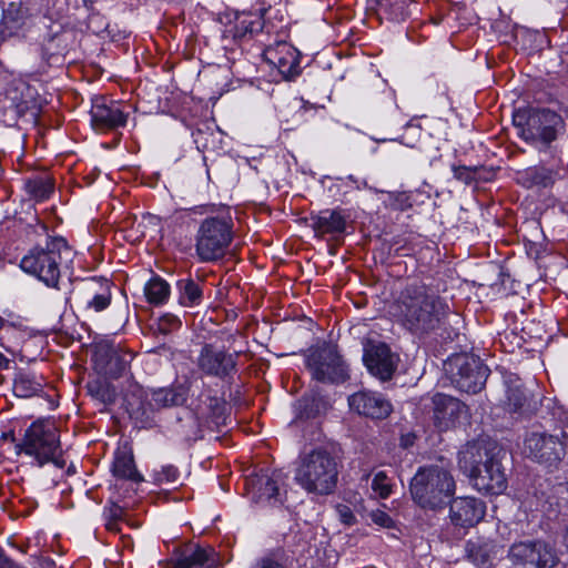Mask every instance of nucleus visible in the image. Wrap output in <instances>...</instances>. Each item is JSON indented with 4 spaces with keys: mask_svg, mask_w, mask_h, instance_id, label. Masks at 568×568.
Masks as SVG:
<instances>
[{
    "mask_svg": "<svg viewBox=\"0 0 568 568\" xmlns=\"http://www.w3.org/2000/svg\"><path fill=\"white\" fill-rule=\"evenodd\" d=\"M449 314L443 297L425 284L405 286L393 305V315L407 331L426 335L440 328Z\"/></svg>",
    "mask_w": 568,
    "mask_h": 568,
    "instance_id": "1",
    "label": "nucleus"
},
{
    "mask_svg": "<svg viewBox=\"0 0 568 568\" xmlns=\"http://www.w3.org/2000/svg\"><path fill=\"white\" fill-rule=\"evenodd\" d=\"M513 121L525 142L539 153L554 155L555 142L565 130L558 113L549 109H520L514 113Z\"/></svg>",
    "mask_w": 568,
    "mask_h": 568,
    "instance_id": "2",
    "label": "nucleus"
},
{
    "mask_svg": "<svg viewBox=\"0 0 568 568\" xmlns=\"http://www.w3.org/2000/svg\"><path fill=\"white\" fill-rule=\"evenodd\" d=\"M195 235V253L201 262L222 257L233 240V217L227 207L210 206Z\"/></svg>",
    "mask_w": 568,
    "mask_h": 568,
    "instance_id": "3",
    "label": "nucleus"
},
{
    "mask_svg": "<svg viewBox=\"0 0 568 568\" xmlns=\"http://www.w3.org/2000/svg\"><path fill=\"white\" fill-rule=\"evenodd\" d=\"M337 479V462L323 448L301 456L294 473L296 484L308 494L328 495L335 489Z\"/></svg>",
    "mask_w": 568,
    "mask_h": 568,
    "instance_id": "4",
    "label": "nucleus"
},
{
    "mask_svg": "<svg viewBox=\"0 0 568 568\" xmlns=\"http://www.w3.org/2000/svg\"><path fill=\"white\" fill-rule=\"evenodd\" d=\"M413 500L422 508L442 509L456 490V483L448 469L438 465L420 467L410 480Z\"/></svg>",
    "mask_w": 568,
    "mask_h": 568,
    "instance_id": "5",
    "label": "nucleus"
},
{
    "mask_svg": "<svg viewBox=\"0 0 568 568\" xmlns=\"http://www.w3.org/2000/svg\"><path fill=\"white\" fill-rule=\"evenodd\" d=\"M72 251L65 240L53 236L49 226L38 219V280L58 290L60 264L71 261Z\"/></svg>",
    "mask_w": 568,
    "mask_h": 568,
    "instance_id": "6",
    "label": "nucleus"
},
{
    "mask_svg": "<svg viewBox=\"0 0 568 568\" xmlns=\"http://www.w3.org/2000/svg\"><path fill=\"white\" fill-rule=\"evenodd\" d=\"M305 365L311 376L323 384H342L349 378L348 366L337 346L322 343L305 352Z\"/></svg>",
    "mask_w": 568,
    "mask_h": 568,
    "instance_id": "7",
    "label": "nucleus"
},
{
    "mask_svg": "<svg viewBox=\"0 0 568 568\" xmlns=\"http://www.w3.org/2000/svg\"><path fill=\"white\" fill-rule=\"evenodd\" d=\"M452 383L462 392L476 394L488 377V368L473 354H456L445 363Z\"/></svg>",
    "mask_w": 568,
    "mask_h": 568,
    "instance_id": "8",
    "label": "nucleus"
},
{
    "mask_svg": "<svg viewBox=\"0 0 568 568\" xmlns=\"http://www.w3.org/2000/svg\"><path fill=\"white\" fill-rule=\"evenodd\" d=\"M187 389L183 385L152 389L144 399H128L126 409L132 418L149 424L153 414L162 408L181 406L186 402Z\"/></svg>",
    "mask_w": 568,
    "mask_h": 568,
    "instance_id": "9",
    "label": "nucleus"
},
{
    "mask_svg": "<svg viewBox=\"0 0 568 568\" xmlns=\"http://www.w3.org/2000/svg\"><path fill=\"white\" fill-rule=\"evenodd\" d=\"M237 354L229 353L213 344H205L195 361L199 371L211 377L224 379L236 372Z\"/></svg>",
    "mask_w": 568,
    "mask_h": 568,
    "instance_id": "10",
    "label": "nucleus"
},
{
    "mask_svg": "<svg viewBox=\"0 0 568 568\" xmlns=\"http://www.w3.org/2000/svg\"><path fill=\"white\" fill-rule=\"evenodd\" d=\"M509 558L515 564L537 568H551L558 560L555 549L541 540L514 544L509 549Z\"/></svg>",
    "mask_w": 568,
    "mask_h": 568,
    "instance_id": "11",
    "label": "nucleus"
},
{
    "mask_svg": "<svg viewBox=\"0 0 568 568\" xmlns=\"http://www.w3.org/2000/svg\"><path fill=\"white\" fill-rule=\"evenodd\" d=\"M51 464L61 470L65 462L59 440V430L55 422L49 418L38 420V464Z\"/></svg>",
    "mask_w": 568,
    "mask_h": 568,
    "instance_id": "12",
    "label": "nucleus"
},
{
    "mask_svg": "<svg viewBox=\"0 0 568 568\" xmlns=\"http://www.w3.org/2000/svg\"><path fill=\"white\" fill-rule=\"evenodd\" d=\"M498 452L497 445L487 439L468 443L458 454V466L466 476L475 474L498 460Z\"/></svg>",
    "mask_w": 568,
    "mask_h": 568,
    "instance_id": "13",
    "label": "nucleus"
},
{
    "mask_svg": "<svg viewBox=\"0 0 568 568\" xmlns=\"http://www.w3.org/2000/svg\"><path fill=\"white\" fill-rule=\"evenodd\" d=\"M363 361L372 375L387 381L397 368L398 356L385 343L369 342L364 347Z\"/></svg>",
    "mask_w": 568,
    "mask_h": 568,
    "instance_id": "14",
    "label": "nucleus"
},
{
    "mask_svg": "<svg viewBox=\"0 0 568 568\" xmlns=\"http://www.w3.org/2000/svg\"><path fill=\"white\" fill-rule=\"evenodd\" d=\"M112 282L103 276H92L79 285V294L85 308L95 313L106 310L112 301Z\"/></svg>",
    "mask_w": 568,
    "mask_h": 568,
    "instance_id": "15",
    "label": "nucleus"
},
{
    "mask_svg": "<svg viewBox=\"0 0 568 568\" xmlns=\"http://www.w3.org/2000/svg\"><path fill=\"white\" fill-rule=\"evenodd\" d=\"M525 449L536 462L551 465L560 460L564 445L557 436L547 433H531L525 440Z\"/></svg>",
    "mask_w": 568,
    "mask_h": 568,
    "instance_id": "16",
    "label": "nucleus"
},
{
    "mask_svg": "<svg viewBox=\"0 0 568 568\" xmlns=\"http://www.w3.org/2000/svg\"><path fill=\"white\" fill-rule=\"evenodd\" d=\"M263 57L270 65L278 70L284 79L294 78L300 73V52L285 41L267 47Z\"/></svg>",
    "mask_w": 568,
    "mask_h": 568,
    "instance_id": "17",
    "label": "nucleus"
},
{
    "mask_svg": "<svg viewBox=\"0 0 568 568\" xmlns=\"http://www.w3.org/2000/svg\"><path fill=\"white\" fill-rule=\"evenodd\" d=\"M349 408L373 419L386 418L392 413V404L382 394L369 390H361L348 397Z\"/></svg>",
    "mask_w": 568,
    "mask_h": 568,
    "instance_id": "18",
    "label": "nucleus"
},
{
    "mask_svg": "<svg viewBox=\"0 0 568 568\" xmlns=\"http://www.w3.org/2000/svg\"><path fill=\"white\" fill-rule=\"evenodd\" d=\"M486 514V504L476 497H457L449 508L450 520L455 526L470 528L480 523Z\"/></svg>",
    "mask_w": 568,
    "mask_h": 568,
    "instance_id": "19",
    "label": "nucleus"
},
{
    "mask_svg": "<svg viewBox=\"0 0 568 568\" xmlns=\"http://www.w3.org/2000/svg\"><path fill=\"white\" fill-rule=\"evenodd\" d=\"M280 473L273 471L268 474L267 471H261L247 478L246 489L253 501L275 505L280 501Z\"/></svg>",
    "mask_w": 568,
    "mask_h": 568,
    "instance_id": "20",
    "label": "nucleus"
},
{
    "mask_svg": "<svg viewBox=\"0 0 568 568\" xmlns=\"http://www.w3.org/2000/svg\"><path fill=\"white\" fill-rule=\"evenodd\" d=\"M433 403L435 423L440 430L453 427L468 415L466 405L453 396L436 394Z\"/></svg>",
    "mask_w": 568,
    "mask_h": 568,
    "instance_id": "21",
    "label": "nucleus"
},
{
    "mask_svg": "<svg viewBox=\"0 0 568 568\" xmlns=\"http://www.w3.org/2000/svg\"><path fill=\"white\" fill-rule=\"evenodd\" d=\"M90 115L93 129L100 132L124 126L128 121V114L118 103L108 104L103 99L94 100Z\"/></svg>",
    "mask_w": 568,
    "mask_h": 568,
    "instance_id": "22",
    "label": "nucleus"
},
{
    "mask_svg": "<svg viewBox=\"0 0 568 568\" xmlns=\"http://www.w3.org/2000/svg\"><path fill=\"white\" fill-rule=\"evenodd\" d=\"M475 489L485 494L499 495L507 488V479L499 459L467 476Z\"/></svg>",
    "mask_w": 568,
    "mask_h": 568,
    "instance_id": "23",
    "label": "nucleus"
},
{
    "mask_svg": "<svg viewBox=\"0 0 568 568\" xmlns=\"http://www.w3.org/2000/svg\"><path fill=\"white\" fill-rule=\"evenodd\" d=\"M214 550L197 545H185L175 549L170 558L173 568H209L214 562Z\"/></svg>",
    "mask_w": 568,
    "mask_h": 568,
    "instance_id": "24",
    "label": "nucleus"
},
{
    "mask_svg": "<svg viewBox=\"0 0 568 568\" xmlns=\"http://www.w3.org/2000/svg\"><path fill=\"white\" fill-rule=\"evenodd\" d=\"M92 361L101 374L111 377H118L125 368V363L121 359L115 346L108 341H101L94 345Z\"/></svg>",
    "mask_w": 568,
    "mask_h": 568,
    "instance_id": "25",
    "label": "nucleus"
},
{
    "mask_svg": "<svg viewBox=\"0 0 568 568\" xmlns=\"http://www.w3.org/2000/svg\"><path fill=\"white\" fill-rule=\"evenodd\" d=\"M345 226L344 217L336 211L326 210L313 217V229L321 235L343 233Z\"/></svg>",
    "mask_w": 568,
    "mask_h": 568,
    "instance_id": "26",
    "label": "nucleus"
},
{
    "mask_svg": "<svg viewBox=\"0 0 568 568\" xmlns=\"http://www.w3.org/2000/svg\"><path fill=\"white\" fill-rule=\"evenodd\" d=\"M112 473L118 478L129 479L136 484L144 480L143 476L135 468L133 455L128 452L116 453L112 465Z\"/></svg>",
    "mask_w": 568,
    "mask_h": 568,
    "instance_id": "27",
    "label": "nucleus"
},
{
    "mask_svg": "<svg viewBox=\"0 0 568 568\" xmlns=\"http://www.w3.org/2000/svg\"><path fill=\"white\" fill-rule=\"evenodd\" d=\"M179 303L184 307H195L202 303L203 291L199 283L191 277L176 282Z\"/></svg>",
    "mask_w": 568,
    "mask_h": 568,
    "instance_id": "28",
    "label": "nucleus"
},
{
    "mask_svg": "<svg viewBox=\"0 0 568 568\" xmlns=\"http://www.w3.org/2000/svg\"><path fill=\"white\" fill-rule=\"evenodd\" d=\"M170 285L160 276L152 277L144 286L146 301L152 305L164 304L170 297Z\"/></svg>",
    "mask_w": 568,
    "mask_h": 568,
    "instance_id": "29",
    "label": "nucleus"
},
{
    "mask_svg": "<svg viewBox=\"0 0 568 568\" xmlns=\"http://www.w3.org/2000/svg\"><path fill=\"white\" fill-rule=\"evenodd\" d=\"M234 28L236 38L252 36L263 29V19L254 13H241L235 18Z\"/></svg>",
    "mask_w": 568,
    "mask_h": 568,
    "instance_id": "30",
    "label": "nucleus"
},
{
    "mask_svg": "<svg viewBox=\"0 0 568 568\" xmlns=\"http://www.w3.org/2000/svg\"><path fill=\"white\" fill-rule=\"evenodd\" d=\"M490 544L480 539L468 540L465 545L466 556L475 565L486 564L490 557Z\"/></svg>",
    "mask_w": 568,
    "mask_h": 568,
    "instance_id": "31",
    "label": "nucleus"
},
{
    "mask_svg": "<svg viewBox=\"0 0 568 568\" xmlns=\"http://www.w3.org/2000/svg\"><path fill=\"white\" fill-rule=\"evenodd\" d=\"M379 10L392 20H403L407 16V0H377Z\"/></svg>",
    "mask_w": 568,
    "mask_h": 568,
    "instance_id": "32",
    "label": "nucleus"
},
{
    "mask_svg": "<svg viewBox=\"0 0 568 568\" xmlns=\"http://www.w3.org/2000/svg\"><path fill=\"white\" fill-rule=\"evenodd\" d=\"M507 405L511 412L520 410L527 402V392L521 384L515 383L507 387Z\"/></svg>",
    "mask_w": 568,
    "mask_h": 568,
    "instance_id": "33",
    "label": "nucleus"
},
{
    "mask_svg": "<svg viewBox=\"0 0 568 568\" xmlns=\"http://www.w3.org/2000/svg\"><path fill=\"white\" fill-rule=\"evenodd\" d=\"M38 202L47 200L54 192V179L45 169L38 166Z\"/></svg>",
    "mask_w": 568,
    "mask_h": 568,
    "instance_id": "34",
    "label": "nucleus"
},
{
    "mask_svg": "<svg viewBox=\"0 0 568 568\" xmlns=\"http://www.w3.org/2000/svg\"><path fill=\"white\" fill-rule=\"evenodd\" d=\"M17 455L26 454L30 457L36 455V422L26 429L23 439L14 444Z\"/></svg>",
    "mask_w": 568,
    "mask_h": 568,
    "instance_id": "35",
    "label": "nucleus"
},
{
    "mask_svg": "<svg viewBox=\"0 0 568 568\" xmlns=\"http://www.w3.org/2000/svg\"><path fill=\"white\" fill-rule=\"evenodd\" d=\"M151 477L156 485L173 484L178 481L180 471L173 465H163L160 469H154Z\"/></svg>",
    "mask_w": 568,
    "mask_h": 568,
    "instance_id": "36",
    "label": "nucleus"
},
{
    "mask_svg": "<svg viewBox=\"0 0 568 568\" xmlns=\"http://www.w3.org/2000/svg\"><path fill=\"white\" fill-rule=\"evenodd\" d=\"M384 204L395 211H405L412 206L410 196L406 192H386Z\"/></svg>",
    "mask_w": 568,
    "mask_h": 568,
    "instance_id": "37",
    "label": "nucleus"
},
{
    "mask_svg": "<svg viewBox=\"0 0 568 568\" xmlns=\"http://www.w3.org/2000/svg\"><path fill=\"white\" fill-rule=\"evenodd\" d=\"M216 134L211 131L209 128L204 129H197L193 133V139L196 144V148L200 151H209L213 150L215 148V139Z\"/></svg>",
    "mask_w": 568,
    "mask_h": 568,
    "instance_id": "38",
    "label": "nucleus"
},
{
    "mask_svg": "<svg viewBox=\"0 0 568 568\" xmlns=\"http://www.w3.org/2000/svg\"><path fill=\"white\" fill-rule=\"evenodd\" d=\"M372 489L379 498H387L392 493L390 479L385 471H377L372 480Z\"/></svg>",
    "mask_w": 568,
    "mask_h": 568,
    "instance_id": "39",
    "label": "nucleus"
},
{
    "mask_svg": "<svg viewBox=\"0 0 568 568\" xmlns=\"http://www.w3.org/2000/svg\"><path fill=\"white\" fill-rule=\"evenodd\" d=\"M13 393L21 398H30L36 394L34 382L31 377L20 375L13 384Z\"/></svg>",
    "mask_w": 568,
    "mask_h": 568,
    "instance_id": "40",
    "label": "nucleus"
},
{
    "mask_svg": "<svg viewBox=\"0 0 568 568\" xmlns=\"http://www.w3.org/2000/svg\"><path fill=\"white\" fill-rule=\"evenodd\" d=\"M452 170L454 178L465 184H470L479 178V169L476 166L454 165Z\"/></svg>",
    "mask_w": 568,
    "mask_h": 568,
    "instance_id": "41",
    "label": "nucleus"
},
{
    "mask_svg": "<svg viewBox=\"0 0 568 568\" xmlns=\"http://www.w3.org/2000/svg\"><path fill=\"white\" fill-rule=\"evenodd\" d=\"M42 103L38 101V136L40 135V128L42 126H51L57 128L60 124L59 118L55 115L54 120L52 119V115L45 110L42 111Z\"/></svg>",
    "mask_w": 568,
    "mask_h": 568,
    "instance_id": "42",
    "label": "nucleus"
},
{
    "mask_svg": "<svg viewBox=\"0 0 568 568\" xmlns=\"http://www.w3.org/2000/svg\"><path fill=\"white\" fill-rule=\"evenodd\" d=\"M526 174L532 185L547 186L550 182V172L545 169H530Z\"/></svg>",
    "mask_w": 568,
    "mask_h": 568,
    "instance_id": "43",
    "label": "nucleus"
},
{
    "mask_svg": "<svg viewBox=\"0 0 568 568\" xmlns=\"http://www.w3.org/2000/svg\"><path fill=\"white\" fill-rule=\"evenodd\" d=\"M369 518L375 525L383 528H392L394 526V521L390 516L379 509L372 510L369 513Z\"/></svg>",
    "mask_w": 568,
    "mask_h": 568,
    "instance_id": "44",
    "label": "nucleus"
},
{
    "mask_svg": "<svg viewBox=\"0 0 568 568\" xmlns=\"http://www.w3.org/2000/svg\"><path fill=\"white\" fill-rule=\"evenodd\" d=\"M181 326V321L173 314H165L160 318L159 327L163 333L176 329Z\"/></svg>",
    "mask_w": 568,
    "mask_h": 568,
    "instance_id": "45",
    "label": "nucleus"
},
{
    "mask_svg": "<svg viewBox=\"0 0 568 568\" xmlns=\"http://www.w3.org/2000/svg\"><path fill=\"white\" fill-rule=\"evenodd\" d=\"M54 394H50L49 392H44L43 389H38V406L47 405L49 409H53L57 407V403L54 400Z\"/></svg>",
    "mask_w": 568,
    "mask_h": 568,
    "instance_id": "46",
    "label": "nucleus"
},
{
    "mask_svg": "<svg viewBox=\"0 0 568 568\" xmlns=\"http://www.w3.org/2000/svg\"><path fill=\"white\" fill-rule=\"evenodd\" d=\"M336 511H337L342 523H344L346 525H352L355 523V516L348 506L338 505L336 507Z\"/></svg>",
    "mask_w": 568,
    "mask_h": 568,
    "instance_id": "47",
    "label": "nucleus"
},
{
    "mask_svg": "<svg viewBox=\"0 0 568 568\" xmlns=\"http://www.w3.org/2000/svg\"><path fill=\"white\" fill-rule=\"evenodd\" d=\"M95 394L101 398L104 403H112L114 402V390L110 389L108 385L99 384L97 385Z\"/></svg>",
    "mask_w": 568,
    "mask_h": 568,
    "instance_id": "48",
    "label": "nucleus"
},
{
    "mask_svg": "<svg viewBox=\"0 0 568 568\" xmlns=\"http://www.w3.org/2000/svg\"><path fill=\"white\" fill-rule=\"evenodd\" d=\"M20 267L27 274L36 275V256L32 253L26 255L20 262Z\"/></svg>",
    "mask_w": 568,
    "mask_h": 568,
    "instance_id": "49",
    "label": "nucleus"
},
{
    "mask_svg": "<svg viewBox=\"0 0 568 568\" xmlns=\"http://www.w3.org/2000/svg\"><path fill=\"white\" fill-rule=\"evenodd\" d=\"M256 568H286L283 564L280 561L273 559L272 557H265L262 558L257 565Z\"/></svg>",
    "mask_w": 568,
    "mask_h": 568,
    "instance_id": "50",
    "label": "nucleus"
},
{
    "mask_svg": "<svg viewBox=\"0 0 568 568\" xmlns=\"http://www.w3.org/2000/svg\"><path fill=\"white\" fill-rule=\"evenodd\" d=\"M38 568H57L55 562L50 558L38 557Z\"/></svg>",
    "mask_w": 568,
    "mask_h": 568,
    "instance_id": "51",
    "label": "nucleus"
},
{
    "mask_svg": "<svg viewBox=\"0 0 568 568\" xmlns=\"http://www.w3.org/2000/svg\"><path fill=\"white\" fill-rule=\"evenodd\" d=\"M111 511H112V515H113L114 517H120V516H121V514H122V509H121V507H119V506H114V507L111 509Z\"/></svg>",
    "mask_w": 568,
    "mask_h": 568,
    "instance_id": "52",
    "label": "nucleus"
},
{
    "mask_svg": "<svg viewBox=\"0 0 568 568\" xmlns=\"http://www.w3.org/2000/svg\"><path fill=\"white\" fill-rule=\"evenodd\" d=\"M49 95V99L45 97L44 100H43V103L44 104H50L52 103L53 99H54V94L53 93H48Z\"/></svg>",
    "mask_w": 568,
    "mask_h": 568,
    "instance_id": "53",
    "label": "nucleus"
},
{
    "mask_svg": "<svg viewBox=\"0 0 568 568\" xmlns=\"http://www.w3.org/2000/svg\"><path fill=\"white\" fill-rule=\"evenodd\" d=\"M564 544L568 548V524H567V527H566L565 534H564Z\"/></svg>",
    "mask_w": 568,
    "mask_h": 568,
    "instance_id": "54",
    "label": "nucleus"
},
{
    "mask_svg": "<svg viewBox=\"0 0 568 568\" xmlns=\"http://www.w3.org/2000/svg\"><path fill=\"white\" fill-rule=\"evenodd\" d=\"M50 59L59 60V57H58V54H57V53H51Z\"/></svg>",
    "mask_w": 568,
    "mask_h": 568,
    "instance_id": "55",
    "label": "nucleus"
},
{
    "mask_svg": "<svg viewBox=\"0 0 568 568\" xmlns=\"http://www.w3.org/2000/svg\"><path fill=\"white\" fill-rule=\"evenodd\" d=\"M0 359H2V355L0 354Z\"/></svg>",
    "mask_w": 568,
    "mask_h": 568,
    "instance_id": "56",
    "label": "nucleus"
}]
</instances>
